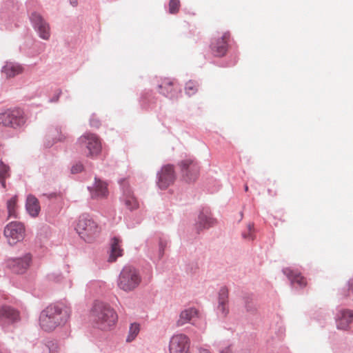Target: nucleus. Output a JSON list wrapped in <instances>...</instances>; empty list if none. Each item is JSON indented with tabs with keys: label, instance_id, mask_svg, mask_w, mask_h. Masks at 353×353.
Returning <instances> with one entry per match:
<instances>
[{
	"label": "nucleus",
	"instance_id": "obj_24",
	"mask_svg": "<svg viewBox=\"0 0 353 353\" xmlns=\"http://www.w3.org/2000/svg\"><path fill=\"white\" fill-rule=\"evenodd\" d=\"M49 137H52L53 141L52 143H48L46 144L47 147H50L54 143H57V141H65L67 138V135H66L65 132H63V130L61 128H56L50 132Z\"/></svg>",
	"mask_w": 353,
	"mask_h": 353
},
{
	"label": "nucleus",
	"instance_id": "obj_13",
	"mask_svg": "<svg viewBox=\"0 0 353 353\" xmlns=\"http://www.w3.org/2000/svg\"><path fill=\"white\" fill-rule=\"evenodd\" d=\"M230 38V34L228 32H225L221 37L213 39L210 48L214 56L223 57L226 54Z\"/></svg>",
	"mask_w": 353,
	"mask_h": 353
},
{
	"label": "nucleus",
	"instance_id": "obj_1",
	"mask_svg": "<svg viewBox=\"0 0 353 353\" xmlns=\"http://www.w3.org/2000/svg\"><path fill=\"white\" fill-rule=\"evenodd\" d=\"M70 309L61 303L48 306L39 316V324L45 331H52L65 323L70 316Z\"/></svg>",
	"mask_w": 353,
	"mask_h": 353
},
{
	"label": "nucleus",
	"instance_id": "obj_3",
	"mask_svg": "<svg viewBox=\"0 0 353 353\" xmlns=\"http://www.w3.org/2000/svg\"><path fill=\"white\" fill-rule=\"evenodd\" d=\"M77 149L85 152L88 157L94 158L101 152L102 145L99 137L94 133L86 132L78 138Z\"/></svg>",
	"mask_w": 353,
	"mask_h": 353
},
{
	"label": "nucleus",
	"instance_id": "obj_29",
	"mask_svg": "<svg viewBox=\"0 0 353 353\" xmlns=\"http://www.w3.org/2000/svg\"><path fill=\"white\" fill-rule=\"evenodd\" d=\"M140 330L139 325L132 323L130 327L129 335L127 338V341L130 342L135 339Z\"/></svg>",
	"mask_w": 353,
	"mask_h": 353
},
{
	"label": "nucleus",
	"instance_id": "obj_18",
	"mask_svg": "<svg viewBox=\"0 0 353 353\" xmlns=\"http://www.w3.org/2000/svg\"><path fill=\"white\" fill-rule=\"evenodd\" d=\"M92 197L94 199L105 198L108 194L107 184L99 179H95V183L91 190Z\"/></svg>",
	"mask_w": 353,
	"mask_h": 353
},
{
	"label": "nucleus",
	"instance_id": "obj_19",
	"mask_svg": "<svg viewBox=\"0 0 353 353\" xmlns=\"http://www.w3.org/2000/svg\"><path fill=\"white\" fill-rule=\"evenodd\" d=\"M199 317V311L193 307H190L182 311L180 314L179 319L177 321V325L182 326L184 324L194 320V318Z\"/></svg>",
	"mask_w": 353,
	"mask_h": 353
},
{
	"label": "nucleus",
	"instance_id": "obj_35",
	"mask_svg": "<svg viewBox=\"0 0 353 353\" xmlns=\"http://www.w3.org/2000/svg\"><path fill=\"white\" fill-rule=\"evenodd\" d=\"M83 165L81 164V163H79V164H77L75 165H74L72 169H71V171L72 173H78V172H80L83 170Z\"/></svg>",
	"mask_w": 353,
	"mask_h": 353
},
{
	"label": "nucleus",
	"instance_id": "obj_15",
	"mask_svg": "<svg viewBox=\"0 0 353 353\" xmlns=\"http://www.w3.org/2000/svg\"><path fill=\"white\" fill-rule=\"evenodd\" d=\"M160 92L171 99H177L179 94V87L170 80H164L159 85Z\"/></svg>",
	"mask_w": 353,
	"mask_h": 353
},
{
	"label": "nucleus",
	"instance_id": "obj_17",
	"mask_svg": "<svg viewBox=\"0 0 353 353\" xmlns=\"http://www.w3.org/2000/svg\"><path fill=\"white\" fill-rule=\"evenodd\" d=\"M23 72V68L17 63L6 62L1 69V72L6 78H12L21 74Z\"/></svg>",
	"mask_w": 353,
	"mask_h": 353
},
{
	"label": "nucleus",
	"instance_id": "obj_8",
	"mask_svg": "<svg viewBox=\"0 0 353 353\" xmlns=\"http://www.w3.org/2000/svg\"><path fill=\"white\" fill-rule=\"evenodd\" d=\"M4 235L9 244L14 245L25 236V227L19 222H11L4 229Z\"/></svg>",
	"mask_w": 353,
	"mask_h": 353
},
{
	"label": "nucleus",
	"instance_id": "obj_7",
	"mask_svg": "<svg viewBox=\"0 0 353 353\" xmlns=\"http://www.w3.org/2000/svg\"><path fill=\"white\" fill-rule=\"evenodd\" d=\"M25 123L23 112L20 109L8 110L0 113V124L6 127L17 128Z\"/></svg>",
	"mask_w": 353,
	"mask_h": 353
},
{
	"label": "nucleus",
	"instance_id": "obj_2",
	"mask_svg": "<svg viewBox=\"0 0 353 353\" xmlns=\"http://www.w3.org/2000/svg\"><path fill=\"white\" fill-rule=\"evenodd\" d=\"M91 317L93 321L101 330H109L113 327L117 321V314L109 305L97 302L94 304Z\"/></svg>",
	"mask_w": 353,
	"mask_h": 353
},
{
	"label": "nucleus",
	"instance_id": "obj_14",
	"mask_svg": "<svg viewBox=\"0 0 353 353\" xmlns=\"http://www.w3.org/2000/svg\"><path fill=\"white\" fill-rule=\"evenodd\" d=\"M19 319L18 311L8 305L0 307V325H5Z\"/></svg>",
	"mask_w": 353,
	"mask_h": 353
},
{
	"label": "nucleus",
	"instance_id": "obj_39",
	"mask_svg": "<svg viewBox=\"0 0 353 353\" xmlns=\"http://www.w3.org/2000/svg\"><path fill=\"white\" fill-rule=\"evenodd\" d=\"M349 290L351 291V292L353 294V283H350L349 285Z\"/></svg>",
	"mask_w": 353,
	"mask_h": 353
},
{
	"label": "nucleus",
	"instance_id": "obj_33",
	"mask_svg": "<svg viewBox=\"0 0 353 353\" xmlns=\"http://www.w3.org/2000/svg\"><path fill=\"white\" fill-rule=\"evenodd\" d=\"M228 303H219L217 307L218 312L220 314L221 316L223 317L226 316V315L228 314L229 309H228Z\"/></svg>",
	"mask_w": 353,
	"mask_h": 353
},
{
	"label": "nucleus",
	"instance_id": "obj_26",
	"mask_svg": "<svg viewBox=\"0 0 353 353\" xmlns=\"http://www.w3.org/2000/svg\"><path fill=\"white\" fill-rule=\"evenodd\" d=\"M17 197L13 196L7 203L8 217L16 218L17 216Z\"/></svg>",
	"mask_w": 353,
	"mask_h": 353
},
{
	"label": "nucleus",
	"instance_id": "obj_9",
	"mask_svg": "<svg viewBox=\"0 0 353 353\" xmlns=\"http://www.w3.org/2000/svg\"><path fill=\"white\" fill-rule=\"evenodd\" d=\"M30 20L39 37L42 39L48 40L50 37V25L42 16L37 12H33L30 16Z\"/></svg>",
	"mask_w": 353,
	"mask_h": 353
},
{
	"label": "nucleus",
	"instance_id": "obj_27",
	"mask_svg": "<svg viewBox=\"0 0 353 353\" xmlns=\"http://www.w3.org/2000/svg\"><path fill=\"white\" fill-rule=\"evenodd\" d=\"M9 170V167L0 160V181L3 188L6 187L5 179L10 176Z\"/></svg>",
	"mask_w": 353,
	"mask_h": 353
},
{
	"label": "nucleus",
	"instance_id": "obj_4",
	"mask_svg": "<svg viewBox=\"0 0 353 353\" xmlns=\"http://www.w3.org/2000/svg\"><path fill=\"white\" fill-rule=\"evenodd\" d=\"M141 281V277L139 271L136 268L128 265L122 269L119 276L117 285L121 290L129 292L136 289Z\"/></svg>",
	"mask_w": 353,
	"mask_h": 353
},
{
	"label": "nucleus",
	"instance_id": "obj_23",
	"mask_svg": "<svg viewBox=\"0 0 353 353\" xmlns=\"http://www.w3.org/2000/svg\"><path fill=\"white\" fill-rule=\"evenodd\" d=\"M353 319V313L351 311H343L341 316L337 320L336 326L338 329L346 330Z\"/></svg>",
	"mask_w": 353,
	"mask_h": 353
},
{
	"label": "nucleus",
	"instance_id": "obj_20",
	"mask_svg": "<svg viewBox=\"0 0 353 353\" xmlns=\"http://www.w3.org/2000/svg\"><path fill=\"white\" fill-rule=\"evenodd\" d=\"M26 210L33 217L39 215L40 212V205L38 199L33 195H29L26 200Z\"/></svg>",
	"mask_w": 353,
	"mask_h": 353
},
{
	"label": "nucleus",
	"instance_id": "obj_11",
	"mask_svg": "<svg viewBox=\"0 0 353 353\" xmlns=\"http://www.w3.org/2000/svg\"><path fill=\"white\" fill-rule=\"evenodd\" d=\"M175 179L174 166L172 165H164L158 173L157 185L161 189H166L174 183Z\"/></svg>",
	"mask_w": 353,
	"mask_h": 353
},
{
	"label": "nucleus",
	"instance_id": "obj_32",
	"mask_svg": "<svg viewBox=\"0 0 353 353\" xmlns=\"http://www.w3.org/2000/svg\"><path fill=\"white\" fill-rule=\"evenodd\" d=\"M253 230L254 225L251 223L248 224L247 227L248 232H243L242 234L243 239L248 241L253 240L254 238Z\"/></svg>",
	"mask_w": 353,
	"mask_h": 353
},
{
	"label": "nucleus",
	"instance_id": "obj_28",
	"mask_svg": "<svg viewBox=\"0 0 353 353\" xmlns=\"http://www.w3.org/2000/svg\"><path fill=\"white\" fill-rule=\"evenodd\" d=\"M198 90L199 85L196 81L190 80L185 83V92L188 95H194L197 92Z\"/></svg>",
	"mask_w": 353,
	"mask_h": 353
},
{
	"label": "nucleus",
	"instance_id": "obj_16",
	"mask_svg": "<svg viewBox=\"0 0 353 353\" xmlns=\"http://www.w3.org/2000/svg\"><path fill=\"white\" fill-rule=\"evenodd\" d=\"M283 274L290 280L292 283H296L300 288H304L307 285V281L300 272L290 268L283 270Z\"/></svg>",
	"mask_w": 353,
	"mask_h": 353
},
{
	"label": "nucleus",
	"instance_id": "obj_40",
	"mask_svg": "<svg viewBox=\"0 0 353 353\" xmlns=\"http://www.w3.org/2000/svg\"><path fill=\"white\" fill-rule=\"evenodd\" d=\"M245 191H248V185H245Z\"/></svg>",
	"mask_w": 353,
	"mask_h": 353
},
{
	"label": "nucleus",
	"instance_id": "obj_36",
	"mask_svg": "<svg viewBox=\"0 0 353 353\" xmlns=\"http://www.w3.org/2000/svg\"><path fill=\"white\" fill-rule=\"evenodd\" d=\"M90 125L94 128H99L100 125V121L97 118L93 117L90 119Z\"/></svg>",
	"mask_w": 353,
	"mask_h": 353
},
{
	"label": "nucleus",
	"instance_id": "obj_12",
	"mask_svg": "<svg viewBox=\"0 0 353 353\" xmlns=\"http://www.w3.org/2000/svg\"><path fill=\"white\" fill-rule=\"evenodd\" d=\"M31 261V255L26 254L23 257L8 259L7 261V265L13 272L22 274L30 267Z\"/></svg>",
	"mask_w": 353,
	"mask_h": 353
},
{
	"label": "nucleus",
	"instance_id": "obj_10",
	"mask_svg": "<svg viewBox=\"0 0 353 353\" xmlns=\"http://www.w3.org/2000/svg\"><path fill=\"white\" fill-rule=\"evenodd\" d=\"M190 339L183 334L174 335L170 340L169 350L170 353H190Z\"/></svg>",
	"mask_w": 353,
	"mask_h": 353
},
{
	"label": "nucleus",
	"instance_id": "obj_34",
	"mask_svg": "<svg viewBox=\"0 0 353 353\" xmlns=\"http://www.w3.org/2000/svg\"><path fill=\"white\" fill-rule=\"evenodd\" d=\"M48 346L50 353H55L59 350L58 345L56 343L52 341L48 343Z\"/></svg>",
	"mask_w": 353,
	"mask_h": 353
},
{
	"label": "nucleus",
	"instance_id": "obj_21",
	"mask_svg": "<svg viewBox=\"0 0 353 353\" xmlns=\"http://www.w3.org/2000/svg\"><path fill=\"white\" fill-rule=\"evenodd\" d=\"M123 200L125 205L130 210H137L139 208L138 201L134 196L131 190L129 189H127L123 191Z\"/></svg>",
	"mask_w": 353,
	"mask_h": 353
},
{
	"label": "nucleus",
	"instance_id": "obj_5",
	"mask_svg": "<svg viewBox=\"0 0 353 353\" xmlns=\"http://www.w3.org/2000/svg\"><path fill=\"white\" fill-rule=\"evenodd\" d=\"M75 229L79 236L88 243L95 240L101 232L98 224L85 215L79 217Z\"/></svg>",
	"mask_w": 353,
	"mask_h": 353
},
{
	"label": "nucleus",
	"instance_id": "obj_31",
	"mask_svg": "<svg viewBox=\"0 0 353 353\" xmlns=\"http://www.w3.org/2000/svg\"><path fill=\"white\" fill-rule=\"evenodd\" d=\"M219 303H228V290L225 287L221 288L219 292Z\"/></svg>",
	"mask_w": 353,
	"mask_h": 353
},
{
	"label": "nucleus",
	"instance_id": "obj_22",
	"mask_svg": "<svg viewBox=\"0 0 353 353\" xmlns=\"http://www.w3.org/2000/svg\"><path fill=\"white\" fill-rule=\"evenodd\" d=\"M123 250L121 248V241L118 238H113L111 243V251L108 259L109 262H114L122 256Z\"/></svg>",
	"mask_w": 353,
	"mask_h": 353
},
{
	"label": "nucleus",
	"instance_id": "obj_25",
	"mask_svg": "<svg viewBox=\"0 0 353 353\" xmlns=\"http://www.w3.org/2000/svg\"><path fill=\"white\" fill-rule=\"evenodd\" d=\"M215 220L210 215L201 213L199 216L197 225L199 228H208L214 224Z\"/></svg>",
	"mask_w": 353,
	"mask_h": 353
},
{
	"label": "nucleus",
	"instance_id": "obj_30",
	"mask_svg": "<svg viewBox=\"0 0 353 353\" xmlns=\"http://www.w3.org/2000/svg\"><path fill=\"white\" fill-rule=\"evenodd\" d=\"M180 6L179 0H170L168 5L169 12L172 14H176L179 11Z\"/></svg>",
	"mask_w": 353,
	"mask_h": 353
},
{
	"label": "nucleus",
	"instance_id": "obj_6",
	"mask_svg": "<svg viewBox=\"0 0 353 353\" xmlns=\"http://www.w3.org/2000/svg\"><path fill=\"white\" fill-rule=\"evenodd\" d=\"M181 169L182 179L188 182H194L199 174V166L198 163L191 159H186L179 163Z\"/></svg>",
	"mask_w": 353,
	"mask_h": 353
},
{
	"label": "nucleus",
	"instance_id": "obj_38",
	"mask_svg": "<svg viewBox=\"0 0 353 353\" xmlns=\"http://www.w3.org/2000/svg\"><path fill=\"white\" fill-rule=\"evenodd\" d=\"M221 353H232V350L230 347L224 348Z\"/></svg>",
	"mask_w": 353,
	"mask_h": 353
},
{
	"label": "nucleus",
	"instance_id": "obj_37",
	"mask_svg": "<svg viewBox=\"0 0 353 353\" xmlns=\"http://www.w3.org/2000/svg\"><path fill=\"white\" fill-rule=\"evenodd\" d=\"M199 350V353H211L209 350L203 347H200Z\"/></svg>",
	"mask_w": 353,
	"mask_h": 353
}]
</instances>
